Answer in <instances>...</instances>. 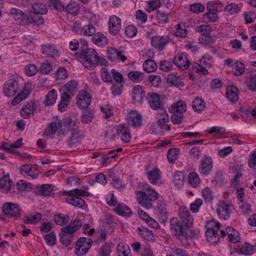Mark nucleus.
<instances>
[{
  "mask_svg": "<svg viewBox=\"0 0 256 256\" xmlns=\"http://www.w3.org/2000/svg\"><path fill=\"white\" fill-rule=\"evenodd\" d=\"M82 50L74 53L76 58L82 62L86 68L92 69L98 65H105L106 60L105 58L98 56L96 51L88 48V42H83Z\"/></svg>",
  "mask_w": 256,
  "mask_h": 256,
  "instance_id": "nucleus-1",
  "label": "nucleus"
},
{
  "mask_svg": "<svg viewBox=\"0 0 256 256\" xmlns=\"http://www.w3.org/2000/svg\"><path fill=\"white\" fill-rule=\"evenodd\" d=\"M82 223L80 220L71 221L68 225L60 229V241L64 246H70L73 240L74 232L81 228Z\"/></svg>",
  "mask_w": 256,
  "mask_h": 256,
  "instance_id": "nucleus-2",
  "label": "nucleus"
},
{
  "mask_svg": "<svg viewBox=\"0 0 256 256\" xmlns=\"http://www.w3.org/2000/svg\"><path fill=\"white\" fill-rule=\"evenodd\" d=\"M48 12L46 5L40 2H36L32 6L30 11V18H28V22L40 26L44 24V20L40 15L46 14Z\"/></svg>",
  "mask_w": 256,
  "mask_h": 256,
  "instance_id": "nucleus-3",
  "label": "nucleus"
},
{
  "mask_svg": "<svg viewBox=\"0 0 256 256\" xmlns=\"http://www.w3.org/2000/svg\"><path fill=\"white\" fill-rule=\"evenodd\" d=\"M200 64L198 62L191 63V70L200 74L207 75L208 72L206 68H211L214 64V58L210 54H204L200 60Z\"/></svg>",
  "mask_w": 256,
  "mask_h": 256,
  "instance_id": "nucleus-4",
  "label": "nucleus"
},
{
  "mask_svg": "<svg viewBox=\"0 0 256 256\" xmlns=\"http://www.w3.org/2000/svg\"><path fill=\"white\" fill-rule=\"evenodd\" d=\"M140 195L138 198V204L144 208L147 209L152 208V202L158 198V193L154 190L150 188L144 192H139Z\"/></svg>",
  "mask_w": 256,
  "mask_h": 256,
  "instance_id": "nucleus-5",
  "label": "nucleus"
},
{
  "mask_svg": "<svg viewBox=\"0 0 256 256\" xmlns=\"http://www.w3.org/2000/svg\"><path fill=\"white\" fill-rule=\"evenodd\" d=\"M232 203L226 200H220L216 204V212L218 218L224 220L229 219L234 210Z\"/></svg>",
  "mask_w": 256,
  "mask_h": 256,
  "instance_id": "nucleus-6",
  "label": "nucleus"
},
{
  "mask_svg": "<svg viewBox=\"0 0 256 256\" xmlns=\"http://www.w3.org/2000/svg\"><path fill=\"white\" fill-rule=\"evenodd\" d=\"M2 213L8 218L20 217L22 210L20 205L11 202H4L1 207Z\"/></svg>",
  "mask_w": 256,
  "mask_h": 256,
  "instance_id": "nucleus-7",
  "label": "nucleus"
},
{
  "mask_svg": "<svg viewBox=\"0 0 256 256\" xmlns=\"http://www.w3.org/2000/svg\"><path fill=\"white\" fill-rule=\"evenodd\" d=\"M213 160L210 156L204 155L200 159L198 170L199 172L203 176H208L213 169Z\"/></svg>",
  "mask_w": 256,
  "mask_h": 256,
  "instance_id": "nucleus-8",
  "label": "nucleus"
},
{
  "mask_svg": "<svg viewBox=\"0 0 256 256\" xmlns=\"http://www.w3.org/2000/svg\"><path fill=\"white\" fill-rule=\"evenodd\" d=\"M92 240L90 238L82 237L76 242L74 246L75 252L78 256L84 255L92 245Z\"/></svg>",
  "mask_w": 256,
  "mask_h": 256,
  "instance_id": "nucleus-9",
  "label": "nucleus"
},
{
  "mask_svg": "<svg viewBox=\"0 0 256 256\" xmlns=\"http://www.w3.org/2000/svg\"><path fill=\"white\" fill-rule=\"evenodd\" d=\"M178 216L186 228H190L192 226L194 219L188 207L180 206L178 209Z\"/></svg>",
  "mask_w": 256,
  "mask_h": 256,
  "instance_id": "nucleus-10",
  "label": "nucleus"
},
{
  "mask_svg": "<svg viewBox=\"0 0 256 256\" xmlns=\"http://www.w3.org/2000/svg\"><path fill=\"white\" fill-rule=\"evenodd\" d=\"M19 88L18 82L16 79L8 80L2 86V92L8 98L14 96Z\"/></svg>",
  "mask_w": 256,
  "mask_h": 256,
  "instance_id": "nucleus-11",
  "label": "nucleus"
},
{
  "mask_svg": "<svg viewBox=\"0 0 256 256\" xmlns=\"http://www.w3.org/2000/svg\"><path fill=\"white\" fill-rule=\"evenodd\" d=\"M170 224L172 232L182 242L185 230L184 228L182 223L178 220L176 218H172L170 220Z\"/></svg>",
  "mask_w": 256,
  "mask_h": 256,
  "instance_id": "nucleus-12",
  "label": "nucleus"
},
{
  "mask_svg": "<svg viewBox=\"0 0 256 256\" xmlns=\"http://www.w3.org/2000/svg\"><path fill=\"white\" fill-rule=\"evenodd\" d=\"M42 53L46 57L56 58L60 56L59 50L52 44H44L41 46Z\"/></svg>",
  "mask_w": 256,
  "mask_h": 256,
  "instance_id": "nucleus-13",
  "label": "nucleus"
},
{
  "mask_svg": "<svg viewBox=\"0 0 256 256\" xmlns=\"http://www.w3.org/2000/svg\"><path fill=\"white\" fill-rule=\"evenodd\" d=\"M174 63L180 68L186 70L191 67L188 55L185 53H179L174 58Z\"/></svg>",
  "mask_w": 256,
  "mask_h": 256,
  "instance_id": "nucleus-14",
  "label": "nucleus"
},
{
  "mask_svg": "<svg viewBox=\"0 0 256 256\" xmlns=\"http://www.w3.org/2000/svg\"><path fill=\"white\" fill-rule=\"evenodd\" d=\"M131 94L133 102L142 104L146 96L144 88L140 85L135 86L132 88Z\"/></svg>",
  "mask_w": 256,
  "mask_h": 256,
  "instance_id": "nucleus-15",
  "label": "nucleus"
},
{
  "mask_svg": "<svg viewBox=\"0 0 256 256\" xmlns=\"http://www.w3.org/2000/svg\"><path fill=\"white\" fill-rule=\"evenodd\" d=\"M76 98V104L81 109L87 108L91 102L90 94L86 90L80 92Z\"/></svg>",
  "mask_w": 256,
  "mask_h": 256,
  "instance_id": "nucleus-16",
  "label": "nucleus"
},
{
  "mask_svg": "<svg viewBox=\"0 0 256 256\" xmlns=\"http://www.w3.org/2000/svg\"><path fill=\"white\" fill-rule=\"evenodd\" d=\"M108 28L111 34L117 35L121 30V20L114 15L111 16L109 18Z\"/></svg>",
  "mask_w": 256,
  "mask_h": 256,
  "instance_id": "nucleus-17",
  "label": "nucleus"
},
{
  "mask_svg": "<svg viewBox=\"0 0 256 256\" xmlns=\"http://www.w3.org/2000/svg\"><path fill=\"white\" fill-rule=\"evenodd\" d=\"M38 102L30 100L20 110V114L24 118H28L32 114L36 111L38 108Z\"/></svg>",
  "mask_w": 256,
  "mask_h": 256,
  "instance_id": "nucleus-18",
  "label": "nucleus"
},
{
  "mask_svg": "<svg viewBox=\"0 0 256 256\" xmlns=\"http://www.w3.org/2000/svg\"><path fill=\"white\" fill-rule=\"evenodd\" d=\"M83 138L82 132L80 130L71 132V136L67 140L68 145L69 147L72 148L79 144Z\"/></svg>",
  "mask_w": 256,
  "mask_h": 256,
  "instance_id": "nucleus-19",
  "label": "nucleus"
},
{
  "mask_svg": "<svg viewBox=\"0 0 256 256\" xmlns=\"http://www.w3.org/2000/svg\"><path fill=\"white\" fill-rule=\"evenodd\" d=\"M226 97L228 102L236 103L239 98V92L238 88L234 86H228L226 88Z\"/></svg>",
  "mask_w": 256,
  "mask_h": 256,
  "instance_id": "nucleus-20",
  "label": "nucleus"
},
{
  "mask_svg": "<svg viewBox=\"0 0 256 256\" xmlns=\"http://www.w3.org/2000/svg\"><path fill=\"white\" fill-rule=\"evenodd\" d=\"M127 122L129 126L135 128H140L142 124V116L138 113H132L127 116Z\"/></svg>",
  "mask_w": 256,
  "mask_h": 256,
  "instance_id": "nucleus-21",
  "label": "nucleus"
},
{
  "mask_svg": "<svg viewBox=\"0 0 256 256\" xmlns=\"http://www.w3.org/2000/svg\"><path fill=\"white\" fill-rule=\"evenodd\" d=\"M146 100L151 108L154 110L160 108V96L159 94L155 92L148 93Z\"/></svg>",
  "mask_w": 256,
  "mask_h": 256,
  "instance_id": "nucleus-22",
  "label": "nucleus"
},
{
  "mask_svg": "<svg viewBox=\"0 0 256 256\" xmlns=\"http://www.w3.org/2000/svg\"><path fill=\"white\" fill-rule=\"evenodd\" d=\"M108 58L112 61L118 60L124 62L126 57L122 54V51H118L116 48L112 47L108 50Z\"/></svg>",
  "mask_w": 256,
  "mask_h": 256,
  "instance_id": "nucleus-23",
  "label": "nucleus"
},
{
  "mask_svg": "<svg viewBox=\"0 0 256 256\" xmlns=\"http://www.w3.org/2000/svg\"><path fill=\"white\" fill-rule=\"evenodd\" d=\"M116 132L120 138L121 140L125 143L130 142V134L129 129L122 124H119L117 126Z\"/></svg>",
  "mask_w": 256,
  "mask_h": 256,
  "instance_id": "nucleus-24",
  "label": "nucleus"
},
{
  "mask_svg": "<svg viewBox=\"0 0 256 256\" xmlns=\"http://www.w3.org/2000/svg\"><path fill=\"white\" fill-rule=\"evenodd\" d=\"M256 250L254 246L244 242L238 246L236 252L238 254L250 256Z\"/></svg>",
  "mask_w": 256,
  "mask_h": 256,
  "instance_id": "nucleus-25",
  "label": "nucleus"
},
{
  "mask_svg": "<svg viewBox=\"0 0 256 256\" xmlns=\"http://www.w3.org/2000/svg\"><path fill=\"white\" fill-rule=\"evenodd\" d=\"M70 95L66 92H63L60 96V101L58 104V110L60 112H64L66 110L70 103Z\"/></svg>",
  "mask_w": 256,
  "mask_h": 256,
  "instance_id": "nucleus-26",
  "label": "nucleus"
},
{
  "mask_svg": "<svg viewBox=\"0 0 256 256\" xmlns=\"http://www.w3.org/2000/svg\"><path fill=\"white\" fill-rule=\"evenodd\" d=\"M200 236V230L192 226L190 228H186L184 230V234L183 236V240H188V239H198Z\"/></svg>",
  "mask_w": 256,
  "mask_h": 256,
  "instance_id": "nucleus-27",
  "label": "nucleus"
},
{
  "mask_svg": "<svg viewBox=\"0 0 256 256\" xmlns=\"http://www.w3.org/2000/svg\"><path fill=\"white\" fill-rule=\"evenodd\" d=\"M12 180L10 179L9 175L6 174L0 179V189L5 193H8L12 189Z\"/></svg>",
  "mask_w": 256,
  "mask_h": 256,
  "instance_id": "nucleus-28",
  "label": "nucleus"
},
{
  "mask_svg": "<svg viewBox=\"0 0 256 256\" xmlns=\"http://www.w3.org/2000/svg\"><path fill=\"white\" fill-rule=\"evenodd\" d=\"M114 210L116 214L122 216H130L132 214V211L130 208L124 203L119 204Z\"/></svg>",
  "mask_w": 256,
  "mask_h": 256,
  "instance_id": "nucleus-29",
  "label": "nucleus"
},
{
  "mask_svg": "<svg viewBox=\"0 0 256 256\" xmlns=\"http://www.w3.org/2000/svg\"><path fill=\"white\" fill-rule=\"evenodd\" d=\"M226 234L230 242L232 243L238 242L240 239V234L239 232L230 226L226 228Z\"/></svg>",
  "mask_w": 256,
  "mask_h": 256,
  "instance_id": "nucleus-30",
  "label": "nucleus"
},
{
  "mask_svg": "<svg viewBox=\"0 0 256 256\" xmlns=\"http://www.w3.org/2000/svg\"><path fill=\"white\" fill-rule=\"evenodd\" d=\"M192 106L194 112L201 113L206 108V103L202 98L196 96L192 101Z\"/></svg>",
  "mask_w": 256,
  "mask_h": 256,
  "instance_id": "nucleus-31",
  "label": "nucleus"
},
{
  "mask_svg": "<svg viewBox=\"0 0 256 256\" xmlns=\"http://www.w3.org/2000/svg\"><path fill=\"white\" fill-rule=\"evenodd\" d=\"M218 12V10L207 12L202 15L203 21L206 23L218 22L220 18Z\"/></svg>",
  "mask_w": 256,
  "mask_h": 256,
  "instance_id": "nucleus-32",
  "label": "nucleus"
},
{
  "mask_svg": "<svg viewBox=\"0 0 256 256\" xmlns=\"http://www.w3.org/2000/svg\"><path fill=\"white\" fill-rule=\"evenodd\" d=\"M128 76L134 82L138 83L144 80V74L140 71L132 70L128 73Z\"/></svg>",
  "mask_w": 256,
  "mask_h": 256,
  "instance_id": "nucleus-33",
  "label": "nucleus"
},
{
  "mask_svg": "<svg viewBox=\"0 0 256 256\" xmlns=\"http://www.w3.org/2000/svg\"><path fill=\"white\" fill-rule=\"evenodd\" d=\"M186 110V102L182 100H178L172 104L169 110L170 112H178L184 114Z\"/></svg>",
  "mask_w": 256,
  "mask_h": 256,
  "instance_id": "nucleus-34",
  "label": "nucleus"
},
{
  "mask_svg": "<svg viewBox=\"0 0 256 256\" xmlns=\"http://www.w3.org/2000/svg\"><path fill=\"white\" fill-rule=\"evenodd\" d=\"M94 44L100 46H103L108 44L106 37L101 32L96 33L92 38Z\"/></svg>",
  "mask_w": 256,
  "mask_h": 256,
  "instance_id": "nucleus-35",
  "label": "nucleus"
},
{
  "mask_svg": "<svg viewBox=\"0 0 256 256\" xmlns=\"http://www.w3.org/2000/svg\"><path fill=\"white\" fill-rule=\"evenodd\" d=\"M137 231L139 232V234L146 240L152 242L154 240V234L148 228L144 226L138 227Z\"/></svg>",
  "mask_w": 256,
  "mask_h": 256,
  "instance_id": "nucleus-36",
  "label": "nucleus"
},
{
  "mask_svg": "<svg viewBox=\"0 0 256 256\" xmlns=\"http://www.w3.org/2000/svg\"><path fill=\"white\" fill-rule=\"evenodd\" d=\"M118 256H132L131 250L129 246L123 242L120 243L117 246Z\"/></svg>",
  "mask_w": 256,
  "mask_h": 256,
  "instance_id": "nucleus-37",
  "label": "nucleus"
},
{
  "mask_svg": "<svg viewBox=\"0 0 256 256\" xmlns=\"http://www.w3.org/2000/svg\"><path fill=\"white\" fill-rule=\"evenodd\" d=\"M206 132L210 134H214L215 138H218L224 134L225 128L223 127L214 126L207 129Z\"/></svg>",
  "mask_w": 256,
  "mask_h": 256,
  "instance_id": "nucleus-38",
  "label": "nucleus"
},
{
  "mask_svg": "<svg viewBox=\"0 0 256 256\" xmlns=\"http://www.w3.org/2000/svg\"><path fill=\"white\" fill-rule=\"evenodd\" d=\"M56 90L54 89H52L46 94L44 100V104L47 106L52 105L56 102Z\"/></svg>",
  "mask_w": 256,
  "mask_h": 256,
  "instance_id": "nucleus-39",
  "label": "nucleus"
},
{
  "mask_svg": "<svg viewBox=\"0 0 256 256\" xmlns=\"http://www.w3.org/2000/svg\"><path fill=\"white\" fill-rule=\"evenodd\" d=\"M206 235L207 240L212 244L217 243L220 240L218 230H206Z\"/></svg>",
  "mask_w": 256,
  "mask_h": 256,
  "instance_id": "nucleus-40",
  "label": "nucleus"
},
{
  "mask_svg": "<svg viewBox=\"0 0 256 256\" xmlns=\"http://www.w3.org/2000/svg\"><path fill=\"white\" fill-rule=\"evenodd\" d=\"M66 202L75 207L82 208L84 204V200L79 196H72L66 198Z\"/></svg>",
  "mask_w": 256,
  "mask_h": 256,
  "instance_id": "nucleus-41",
  "label": "nucleus"
},
{
  "mask_svg": "<svg viewBox=\"0 0 256 256\" xmlns=\"http://www.w3.org/2000/svg\"><path fill=\"white\" fill-rule=\"evenodd\" d=\"M188 182L192 187L196 188L200 184V180L196 172H192L188 175Z\"/></svg>",
  "mask_w": 256,
  "mask_h": 256,
  "instance_id": "nucleus-42",
  "label": "nucleus"
},
{
  "mask_svg": "<svg viewBox=\"0 0 256 256\" xmlns=\"http://www.w3.org/2000/svg\"><path fill=\"white\" fill-rule=\"evenodd\" d=\"M64 126L70 131L73 132L79 130L76 126V120H74L70 117H68L63 120Z\"/></svg>",
  "mask_w": 256,
  "mask_h": 256,
  "instance_id": "nucleus-43",
  "label": "nucleus"
},
{
  "mask_svg": "<svg viewBox=\"0 0 256 256\" xmlns=\"http://www.w3.org/2000/svg\"><path fill=\"white\" fill-rule=\"evenodd\" d=\"M64 10L72 16H76L80 12L79 5L75 2L70 1L66 6H65Z\"/></svg>",
  "mask_w": 256,
  "mask_h": 256,
  "instance_id": "nucleus-44",
  "label": "nucleus"
},
{
  "mask_svg": "<svg viewBox=\"0 0 256 256\" xmlns=\"http://www.w3.org/2000/svg\"><path fill=\"white\" fill-rule=\"evenodd\" d=\"M77 86L78 84L76 82L72 80L64 85L62 88L63 90H65L64 92H66L67 94L68 92L72 95H74L76 91Z\"/></svg>",
  "mask_w": 256,
  "mask_h": 256,
  "instance_id": "nucleus-45",
  "label": "nucleus"
},
{
  "mask_svg": "<svg viewBox=\"0 0 256 256\" xmlns=\"http://www.w3.org/2000/svg\"><path fill=\"white\" fill-rule=\"evenodd\" d=\"M148 180L150 183L156 184L160 176V170L158 168H154L151 170L146 172Z\"/></svg>",
  "mask_w": 256,
  "mask_h": 256,
  "instance_id": "nucleus-46",
  "label": "nucleus"
},
{
  "mask_svg": "<svg viewBox=\"0 0 256 256\" xmlns=\"http://www.w3.org/2000/svg\"><path fill=\"white\" fill-rule=\"evenodd\" d=\"M169 122V116L165 110L161 108V130L168 131L170 127L166 124Z\"/></svg>",
  "mask_w": 256,
  "mask_h": 256,
  "instance_id": "nucleus-47",
  "label": "nucleus"
},
{
  "mask_svg": "<svg viewBox=\"0 0 256 256\" xmlns=\"http://www.w3.org/2000/svg\"><path fill=\"white\" fill-rule=\"evenodd\" d=\"M62 192V195H68L71 196H88L89 193L88 192L79 190L77 188L72 190L70 191L66 192Z\"/></svg>",
  "mask_w": 256,
  "mask_h": 256,
  "instance_id": "nucleus-48",
  "label": "nucleus"
},
{
  "mask_svg": "<svg viewBox=\"0 0 256 256\" xmlns=\"http://www.w3.org/2000/svg\"><path fill=\"white\" fill-rule=\"evenodd\" d=\"M94 118V112L90 109H86L81 116V120L84 124H90Z\"/></svg>",
  "mask_w": 256,
  "mask_h": 256,
  "instance_id": "nucleus-49",
  "label": "nucleus"
},
{
  "mask_svg": "<svg viewBox=\"0 0 256 256\" xmlns=\"http://www.w3.org/2000/svg\"><path fill=\"white\" fill-rule=\"evenodd\" d=\"M70 216L68 214H56L54 216V221L59 226H63L67 224L70 220Z\"/></svg>",
  "mask_w": 256,
  "mask_h": 256,
  "instance_id": "nucleus-50",
  "label": "nucleus"
},
{
  "mask_svg": "<svg viewBox=\"0 0 256 256\" xmlns=\"http://www.w3.org/2000/svg\"><path fill=\"white\" fill-rule=\"evenodd\" d=\"M173 182L174 185L178 188L182 187L184 185V182L183 172L180 171L174 172L173 176Z\"/></svg>",
  "mask_w": 256,
  "mask_h": 256,
  "instance_id": "nucleus-51",
  "label": "nucleus"
},
{
  "mask_svg": "<svg viewBox=\"0 0 256 256\" xmlns=\"http://www.w3.org/2000/svg\"><path fill=\"white\" fill-rule=\"evenodd\" d=\"M202 194L206 202L212 203L214 198V192L210 188L208 187L204 188L202 190Z\"/></svg>",
  "mask_w": 256,
  "mask_h": 256,
  "instance_id": "nucleus-52",
  "label": "nucleus"
},
{
  "mask_svg": "<svg viewBox=\"0 0 256 256\" xmlns=\"http://www.w3.org/2000/svg\"><path fill=\"white\" fill-rule=\"evenodd\" d=\"M52 70V64L48 61H44L40 64L38 71L42 74H47Z\"/></svg>",
  "mask_w": 256,
  "mask_h": 256,
  "instance_id": "nucleus-53",
  "label": "nucleus"
},
{
  "mask_svg": "<svg viewBox=\"0 0 256 256\" xmlns=\"http://www.w3.org/2000/svg\"><path fill=\"white\" fill-rule=\"evenodd\" d=\"M224 10L227 14L232 15L240 12V8L238 4L235 3H231L225 6Z\"/></svg>",
  "mask_w": 256,
  "mask_h": 256,
  "instance_id": "nucleus-54",
  "label": "nucleus"
},
{
  "mask_svg": "<svg viewBox=\"0 0 256 256\" xmlns=\"http://www.w3.org/2000/svg\"><path fill=\"white\" fill-rule=\"evenodd\" d=\"M143 68L145 72L150 73L156 70L157 64L153 60H148L143 64Z\"/></svg>",
  "mask_w": 256,
  "mask_h": 256,
  "instance_id": "nucleus-55",
  "label": "nucleus"
},
{
  "mask_svg": "<svg viewBox=\"0 0 256 256\" xmlns=\"http://www.w3.org/2000/svg\"><path fill=\"white\" fill-rule=\"evenodd\" d=\"M36 189L40 194L44 196H50L52 190V186L48 184H44L40 186H37Z\"/></svg>",
  "mask_w": 256,
  "mask_h": 256,
  "instance_id": "nucleus-56",
  "label": "nucleus"
},
{
  "mask_svg": "<svg viewBox=\"0 0 256 256\" xmlns=\"http://www.w3.org/2000/svg\"><path fill=\"white\" fill-rule=\"evenodd\" d=\"M10 14L13 15L14 18L18 21V22L20 24L26 18V16L24 12L16 8H11Z\"/></svg>",
  "mask_w": 256,
  "mask_h": 256,
  "instance_id": "nucleus-57",
  "label": "nucleus"
},
{
  "mask_svg": "<svg viewBox=\"0 0 256 256\" xmlns=\"http://www.w3.org/2000/svg\"><path fill=\"white\" fill-rule=\"evenodd\" d=\"M232 69L234 70V75L238 76L242 74L245 70V66L242 62L236 61L232 64Z\"/></svg>",
  "mask_w": 256,
  "mask_h": 256,
  "instance_id": "nucleus-58",
  "label": "nucleus"
},
{
  "mask_svg": "<svg viewBox=\"0 0 256 256\" xmlns=\"http://www.w3.org/2000/svg\"><path fill=\"white\" fill-rule=\"evenodd\" d=\"M204 8V5L200 2H196L190 4L189 6V10L196 14L203 12Z\"/></svg>",
  "mask_w": 256,
  "mask_h": 256,
  "instance_id": "nucleus-59",
  "label": "nucleus"
},
{
  "mask_svg": "<svg viewBox=\"0 0 256 256\" xmlns=\"http://www.w3.org/2000/svg\"><path fill=\"white\" fill-rule=\"evenodd\" d=\"M179 150L177 148L170 149L167 154V158L170 163L173 164L178 158Z\"/></svg>",
  "mask_w": 256,
  "mask_h": 256,
  "instance_id": "nucleus-60",
  "label": "nucleus"
},
{
  "mask_svg": "<svg viewBox=\"0 0 256 256\" xmlns=\"http://www.w3.org/2000/svg\"><path fill=\"white\" fill-rule=\"evenodd\" d=\"M43 237L48 245L53 246L56 244V236L54 231L44 235Z\"/></svg>",
  "mask_w": 256,
  "mask_h": 256,
  "instance_id": "nucleus-61",
  "label": "nucleus"
},
{
  "mask_svg": "<svg viewBox=\"0 0 256 256\" xmlns=\"http://www.w3.org/2000/svg\"><path fill=\"white\" fill-rule=\"evenodd\" d=\"M196 31L200 32L202 36H205L210 34L212 31V27L209 24H202L197 26L196 28Z\"/></svg>",
  "mask_w": 256,
  "mask_h": 256,
  "instance_id": "nucleus-62",
  "label": "nucleus"
},
{
  "mask_svg": "<svg viewBox=\"0 0 256 256\" xmlns=\"http://www.w3.org/2000/svg\"><path fill=\"white\" fill-rule=\"evenodd\" d=\"M203 204V201L202 198H197L190 204V210L192 212L196 214L198 212L200 208Z\"/></svg>",
  "mask_w": 256,
  "mask_h": 256,
  "instance_id": "nucleus-63",
  "label": "nucleus"
},
{
  "mask_svg": "<svg viewBox=\"0 0 256 256\" xmlns=\"http://www.w3.org/2000/svg\"><path fill=\"white\" fill-rule=\"evenodd\" d=\"M82 33L84 35L92 36L96 33V28L92 24H88L82 27Z\"/></svg>",
  "mask_w": 256,
  "mask_h": 256,
  "instance_id": "nucleus-64",
  "label": "nucleus"
}]
</instances>
